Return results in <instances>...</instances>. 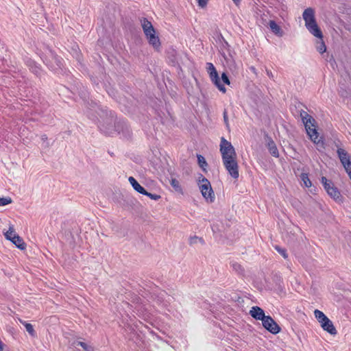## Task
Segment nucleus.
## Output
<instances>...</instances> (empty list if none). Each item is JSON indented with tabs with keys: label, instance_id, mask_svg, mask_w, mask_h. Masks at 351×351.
Listing matches in <instances>:
<instances>
[{
	"label": "nucleus",
	"instance_id": "nucleus-1",
	"mask_svg": "<svg viewBox=\"0 0 351 351\" xmlns=\"http://www.w3.org/2000/svg\"><path fill=\"white\" fill-rule=\"evenodd\" d=\"M141 26L148 45L156 51L161 49L162 41L159 33L151 21L145 18L141 19Z\"/></svg>",
	"mask_w": 351,
	"mask_h": 351
},
{
	"label": "nucleus",
	"instance_id": "nucleus-2",
	"mask_svg": "<svg viewBox=\"0 0 351 351\" xmlns=\"http://www.w3.org/2000/svg\"><path fill=\"white\" fill-rule=\"evenodd\" d=\"M206 70L210 79L217 88L222 93H226L227 89L225 85L230 86V81L226 73H223L221 76L219 75L215 67L212 63H207Z\"/></svg>",
	"mask_w": 351,
	"mask_h": 351
},
{
	"label": "nucleus",
	"instance_id": "nucleus-3",
	"mask_svg": "<svg viewBox=\"0 0 351 351\" xmlns=\"http://www.w3.org/2000/svg\"><path fill=\"white\" fill-rule=\"evenodd\" d=\"M250 315L256 319L261 320L264 328L272 334H277L280 332L279 326L270 316L265 315L263 308H252Z\"/></svg>",
	"mask_w": 351,
	"mask_h": 351
},
{
	"label": "nucleus",
	"instance_id": "nucleus-4",
	"mask_svg": "<svg viewBox=\"0 0 351 351\" xmlns=\"http://www.w3.org/2000/svg\"><path fill=\"white\" fill-rule=\"evenodd\" d=\"M4 238L21 252L27 250V244L16 232L14 226L10 225L3 230Z\"/></svg>",
	"mask_w": 351,
	"mask_h": 351
},
{
	"label": "nucleus",
	"instance_id": "nucleus-5",
	"mask_svg": "<svg viewBox=\"0 0 351 351\" xmlns=\"http://www.w3.org/2000/svg\"><path fill=\"white\" fill-rule=\"evenodd\" d=\"M197 184L206 202L208 204L214 202L215 194L210 181L202 175H199L197 178Z\"/></svg>",
	"mask_w": 351,
	"mask_h": 351
},
{
	"label": "nucleus",
	"instance_id": "nucleus-6",
	"mask_svg": "<svg viewBox=\"0 0 351 351\" xmlns=\"http://www.w3.org/2000/svg\"><path fill=\"white\" fill-rule=\"evenodd\" d=\"M322 184L324 185V189L327 194L337 203L341 204L344 201V197L341 195L340 191L336 187L334 183L328 180L326 177L321 179Z\"/></svg>",
	"mask_w": 351,
	"mask_h": 351
},
{
	"label": "nucleus",
	"instance_id": "nucleus-7",
	"mask_svg": "<svg viewBox=\"0 0 351 351\" xmlns=\"http://www.w3.org/2000/svg\"><path fill=\"white\" fill-rule=\"evenodd\" d=\"M303 18L305 21V25L308 31L313 36H321V29L318 27L314 16V12L312 9H306L303 14Z\"/></svg>",
	"mask_w": 351,
	"mask_h": 351
},
{
	"label": "nucleus",
	"instance_id": "nucleus-8",
	"mask_svg": "<svg viewBox=\"0 0 351 351\" xmlns=\"http://www.w3.org/2000/svg\"><path fill=\"white\" fill-rule=\"evenodd\" d=\"M220 152L223 161L234 160L237 158V155L233 145L230 142L221 138L220 143Z\"/></svg>",
	"mask_w": 351,
	"mask_h": 351
},
{
	"label": "nucleus",
	"instance_id": "nucleus-9",
	"mask_svg": "<svg viewBox=\"0 0 351 351\" xmlns=\"http://www.w3.org/2000/svg\"><path fill=\"white\" fill-rule=\"evenodd\" d=\"M314 315L320 324L322 328L329 332L330 335H336L337 334V330L335 329V326H333L332 322L325 315V314L319 311L318 309H316L314 311Z\"/></svg>",
	"mask_w": 351,
	"mask_h": 351
},
{
	"label": "nucleus",
	"instance_id": "nucleus-10",
	"mask_svg": "<svg viewBox=\"0 0 351 351\" xmlns=\"http://www.w3.org/2000/svg\"><path fill=\"white\" fill-rule=\"evenodd\" d=\"M339 158L350 179L351 180V160L349 154L343 149L337 151Z\"/></svg>",
	"mask_w": 351,
	"mask_h": 351
},
{
	"label": "nucleus",
	"instance_id": "nucleus-11",
	"mask_svg": "<svg viewBox=\"0 0 351 351\" xmlns=\"http://www.w3.org/2000/svg\"><path fill=\"white\" fill-rule=\"evenodd\" d=\"M226 169L229 175L234 179H237L239 176V165L237 158L234 160H228L223 162Z\"/></svg>",
	"mask_w": 351,
	"mask_h": 351
},
{
	"label": "nucleus",
	"instance_id": "nucleus-12",
	"mask_svg": "<svg viewBox=\"0 0 351 351\" xmlns=\"http://www.w3.org/2000/svg\"><path fill=\"white\" fill-rule=\"evenodd\" d=\"M306 132L310 139L318 146V148H323V142L321 138L319 136V134L317 131L316 126L314 128H311L310 129L306 130Z\"/></svg>",
	"mask_w": 351,
	"mask_h": 351
},
{
	"label": "nucleus",
	"instance_id": "nucleus-13",
	"mask_svg": "<svg viewBox=\"0 0 351 351\" xmlns=\"http://www.w3.org/2000/svg\"><path fill=\"white\" fill-rule=\"evenodd\" d=\"M314 36L317 38V40L315 42V46H316V49H317V51L319 52L320 53H324L326 51V46L325 43L323 39L324 36H323L322 32L321 31L320 36Z\"/></svg>",
	"mask_w": 351,
	"mask_h": 351
},
{
	"label": "nucleus",
	"instance_id": "nucleus-14",
	"mask_svg": "<svg viewBox=\"0 0 351 351\" xmlns=\"http://www.w3.org/2000/svg\"><path fill=\"white\" fill-rule=\"evenodd\" d=\"M268 25L271 32L276 36L281 37L284 35L283 30L282 29L280 26L278 25L275 21H270L268 23Z\"/></svg>",
	"mask_w": 351,
	"mask_h": 351
},
{
	"label": "nucleus",
	"instance_id": "nucleus-15",
	"mask_svg": "<svg viewBox=\"0 0 351 351\" xmlns=\"http://www.w3.org/2000/svg\"><path fill=\"white\" fill-rule=\"evenodd\" d=\"M128 181L134 189L141 194H146V190L133 177H129Z\"/></svg>",
	"mask_w": 351,
	"mask_h": 351
},
{
	"label": "nucleus",
	"instance_id": "nucleus-16",
	"mask_svg": "<svg viewBox=\"0 0 351 351\" xmlns=\"http://www.w3.org/2000/svg\"><path fill=\"white\" fill-rule=\"evenodd\" d=\"M204 243V241L202 237L194 235L189 238V244L190 245L194 246L198 245H203Z\"/></svg>",
	"mask_w": 351,
	"mask_h": 351
},
{
	"label": "nucleus",
	"instance_id": "nucleus-17",
	"mask_svg": "<svg viewBox=\"0 0 351 351\" xmlns=\"http://www.w3.org/2000/svg\"><path fill=\"white\" fill-rule=\"evenodd\" d=\"M303 121L305 125L306 130L311 128H314L315 125V120L309 115L306 114L303 117Z\"/></svg>",
	"mask_w": 351,
	"mask_h": 351
},
{
	"label": "nucleus",
	"instance_id": "nucleus-18",
	"mask_svg": "<svg viewBox=\"0 0 351 351\" xmlns=\"http://www.w3.org/2000/svg\"><path fill=\"white\" fill-rule=\"evenodd\" d=\"M300 179L302 185L304 187L310 188L312 186V182L308 177V175L305 173H302L300 175Z\"/></svg>",
	"mask_w": 351,
	"mask_h": 351
},
{
	"label": "nucleus",
	"instance_id": "nucleus-19",
	"mask_svg": "<svg viewBox=\"0 0 351 351\" xmlns=\"http://www.w3.org/2000/svg\"><path fill=\"white\" fill-rule=\"evenodd\" d=\"M170 184L176 192L183 193L182 187L178 180L176 178H171Z\"/></svg>",
	"mask_w": 351,
	"mask_h": 351
},
{
	"label": "nucleus",
	"instance_id": "nucleus-20",
	"mask_svg": "<svg viewBox=\"0 0 351 351\" xmlns=\"http://www.w3.org/2000/svg\"><path fill=\"white\" fill-rule=\"evenodd\" d=\"M73 346L77 347L80 346L85 351H93V348L91 346L86 344L84 342L76 341L73 343Z\"/></svg>",
	"mask_w": 351,
	"mask_h": 351
},
{
	"label": "nucleus",
	"instance_id": "nucleus-21",
	"mask_svg": "<svg viewBox=\"0 0 351 351\" xmlns=\"http://www.w3.org/2000/svg\"><path fill=\"white\" fill-rule=\"evenodd\" d=\"M19 321L23 324H24L25 327V329L32 336L34 335V328H33V326L31 324H29V323H25L24 322H23L21 319H19Z\"/></svg>",
	"mask_w": 351,
	"mask_h": 351
},
{
	"label": "nucleus",
	"instance_id": "nucleus-22",
	"mask_svg": "<svg viewBox=\"0 0 351 351\" xmlns=\"http://www.w3.org/2000/svg\"><path fill=\"white\" fill-rule=\"evenodd\" d=\"M197 159H198V164L199 165V167L203 169V170H206V167L207 166V163L205 160V158L202 156H199L197 157Z\"/></svg>",
	"mask_w": 351,
	"mask_h": 351
},
{
	"label": "nucleus",
	"instance_id": "nucleus-23",
	"mask_svg": "<svg viewBox=\"0 0 351 351\" xmlns=\"http://www.w3.org/2000/svg\"><path fill=\"white\" fill-rule=\"evenodd\" d=\"M12 203L10 197H0V206H6Z\"/></svg>",
	"mask_w": 351,
	"mask_h": 351
},
{
	"label": "nucleus",
	"instance_id": "nucleus-24",
	"mask_svg": "<svg viewBox=\"0 0 351 351\" xmlns=\"http://www.w3.org/2000/svg\"><path fill=\"white\" fill-rule=\"evenodd\" d=\"M145 195L148 196L149 197H150L152 199H154V200H158L161 198V196L160 195L152 194L150 193H148L147 191H146V194H145Z\"/></svg>",
	"mask_w": 351,
	"mask_h": 351
},
{
	"label": "nucleus",
	"instance_id": "nucleus-25",
	"mask_svg": "<svg viewBox=\"0 0 351 351\" xmlns=\"http://www.w3.org/2000/svg\"><path fill=\"white\" fill-rule=\"evenodd\" d=\"M198 6L201 8H205L209 0H197Z\"/></svg>",
	"mask_w": 351,
	"mask_h": 351
},
{
	"label": "nucleus",
	"instance_id": "nucleus-26",
	"mask_svg": "<svg viewBox=\"0 0 351 351\" xmlns=\"http://www.w3.org/2000/svg\"><path fill=\"white\" fill-rule=\"evenodd\" d=\"M269 150H270V153L274 156H278V150H277V148L274 146V145H272L269 147Z\"/></svg>",
	"mask_w": 351,
	"mask_h": 351
},
{
	"label": "nucleus",
	"instance_id": "nucleus-27",
	"mask_svg": "<svg viewBox=\"0 0 351 351\" xmlns=\"http://www.w3.org/2000/svg\"><path fill=\"white\" fill-rule=\"evenodd\" d=\"M276 250L278 252V253L280 254L285 258H287V254L284 249L276 247Z\"/></svg>",
	"mask_w": 351,
	"mask_h": 351
},
{
	"label": "nucleus",
	"instance_id": "nucleus-28",
	"mask_svg": "<svg viewBox=\"0 0 351 351\" xmlns=\"http://www.w3.org/2000/svg\"><path fill=\"white\" fill-rule=\"evenodd\" d=\"M3 346H4V344L3 343V342L0 340V351H3Z\"/></svg>",
	"mask_w": 351,
	"mask_h": 351
},
{
	"label": "nucleus",
	"instance_id": "nucleus-29",
	"mask_svg": "<svg viewBox=\"0 0 351 351\" xmlns=\"http://www.w3.org/2000/svg\"><path fill=\"white\" fill-rule=\"evenodd\" d=\"M234 3H238L241 0H233Z\"/></svg>",
	"mask_w": 351,
	"mask_h": 351
}]
</instances>
